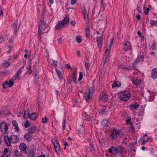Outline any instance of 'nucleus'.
<instances>
[{
	"instance_id": "obj_1",
	"label": "nucleus",
	"mask_w": 157,
	"mask_h": 157,
	"mask_svg": "<svg viewBox=\"0 0 157 157\" xmlns=\"http://www.w3.org/2000/svg\"><path fill=\"white\" fill-rule=\"evenodd\" d=\"M39 25L38 32L40 34L47 33L49 31L48 24L44 20L40 21Z\"/></svg>"
},
{
	"instance_id": "obj_2",
	"label": "nucleus",
	"mask_w": 157,
	"mask_h": 157,
	"mask_svg": "<svg viewBox=\"0 0 157 157\" xmlns=\"http://www.w3.org/2000/svg\"><path fill=\"white\" fill-rule=\"evenodd\" d=\"M123 151V148L122 147H116L112 146L108 149V151L110 153L116 155H121L122 154Z\"/></svg>"
},
{
	"instance_id": "obj_3",
	"label": "nucleus",
	"mask_w": 157,
	"mask_h": 157,
	"mask_svg": "<svg viewBox=\"0 0 157 157\" xmlns=\"http://www.w3.org/2000/svg\"><path fill=\"white\" fill-rule=\"evenodd\" d=\"M69 20V17L66 16L63 20L59 22L58 24L56 25L55 27L56 29H62L65 27V26L68 23Z\"/></svg>"
},
{
	"instance_id": "obj_4",
	"label": "nucleus",
	"mask_w": 157,
	"mask_h": 157,
	"mask_svg": "<svg viewBox=\"0 0 157 157\" xmlns=\"http://www.w3.org/2000/svg\"><path fill=\"white\" fill-rule=\"evenodd\" d=\"M124 134L121 131L114 129L110 135V137L112 140L117 139L118 137H123Z\"/></svg>"
},
{
	"instance_id": "obj_5",
	"label": "nucleus",
	"mask_w": 157,
	"mask_h": 157,
	"mask_svg": "<svg viewBox=\"0 0 157 157\" xmlns=\"http://www.w3.org/2000/svg\"><path fill=\"white\" fill-rule=\"evenodd\" d=\"M130 97V93L128 91L124 90L120 93V98L122 101H127L129 99Z\"/></svg>"
},
{
	"instance_id": "obj_6",
	"label": "nucleus",
	"mask_w": 157,
	"mask_h": 157,
	"mask_svg": "<svg viewBox=\"0 0 157 157\" xmlns=\"http://www.w3.org/2000/svg\"><path fill=\"white\" fill-rule=\"evenodd\" d=\"M8 130L7 124L5 122L1 123L0 124V130L3 133H7Z\"/></svg>"
},
{
	"instance_id": "obj_7",
	"label": "nucleus",
	"mask_w": 157,
	"mask_h": 157,
	"mask_svg": "<svg viewBox=\"0 0 157 157\" xmlns=\"http://www.w3.org/2000/svg\"><path fill=\"white\" fill-rule=\"evenodd\" d=\"M107 94L103 92L101 94L100 97L99 99L100 100L102 101L103 102H106L108 99Z\"/></svg>"
},
{
	"instance_id": "obj_8",
	"label": "nucleus",
	"mask_w": 157,
	"mask_h": 157,
	"mask_svg": "<svg viewBox=\"0 0 157 157\" xmlns=\"http://www.w3.org/2000/svg\"><path fill=\"white\" fill-rule=\"evenodd\" d=\"M10 141L12 143H15L19 141V138L16 135H12L10 136Z\"/></svg>"
},
{
	"instance_id": "obj_9",
	"label": "nucleus",
	"mask_w": 157,
	"mask_h": 157,
	"mask_svg": "<svg viewBox=\"0 0 157 157\" xmlns=\"http://www.w3.org/2000/svg\"><path fill=\"white\" fill-rule=\"evenodd\" d=\"M77 129L78 131V133L79 134L83 135L85 133V129L81 125L78 126Z\"/></svg>"
},
{
	"instance_id": "obj_10",
	"label": "nucleus",
	"mask_w": 157,
	"mask_h": 157,
	"mask_svg": "<svg viewBox=\"0 0 157 157\" xmlns=\"http://www.w3.org/2000/svg\"><path fill=\"white\" fill-rule=\"evenodd\" d=\"M131 48V44L129 42H127L124 44V48H123V50H124L125 52H126L127 50L130 49Z\"/></svg>"
},
{
	"instance_id": "obj_11",
	"label": "nucleus",
	"mask_w": 157,
	"mask_h": 157,
	"mask_svg": "<svg viewBox=\"0 0 157 157\" xmlns=\"http://www.w3.org/2000/svg\"><path fill=\"white\" fill-rule=\"evenodd\" d=\"M20 149L22 151H23L24 153H26V146L24 143L21 144L19 146Z\"/></svg>"
},
{
	"instance_id": "obj_12",
	"label": "nucleus",
	"mask_w": 157,
	"mask_h": 157,
	"mask_svg": "<svg viewBox=\"0 0 157 157\" xmlns=\"http://www.w3.org/2000/svg\"><path fill=\"white\" fill-rule=\"evenodd\" d=\"M12 125L13 126L14 129L17 132H18L19 131V128L18 127V124L15 120H14L12 122Z\"/></svg>"
},
{
	"instance_id": "obj_13",
	"label": "nucleus",
	"mask_w": 157,
	"mask_h": 157,
	"mask_svg": "<svg viewBox=\"0 0 157 157\" xmlns=\"http://www.w3.org/2000/svg\"><path fill=\"white\" fill-rule=\"evenodd\" d=\"M10 137L9 138L8 136H5L4 137V140L5 141L7 145L10 146L11 143H12L10 141Z\"/></svg>"
},
{
	"instance_id": "obj_14",
	"label": "nucleus",
	"mask_w": 157,
	"mask_h": 157,
	"mask_svg": "<svg viewBox=\"0 0 157 157\" xmlns=\"http://www.w3.org/2000/svg\"><path fill=\"white\" fill-rule=\"evenodd\" d=\"M17 21L14 22L13 24L12 27L13 28L14 31V34L15 35H16L17 33V32L18 29H19V27L18 28H17Z\"/></svg>"
},
{
	"instance_id": "obj_15",
	"label": "nucleus",
	"mask_w": 157,
	"mask_h": 157,
	"mask_svg": "<svg viewBox=\"0 0 157 157\" xmlns=\"http://www.w3.org/2000/svg\"><path fill=\"white\" fill-rule=\"evenodd\" d=\"M23 68V67H21V68L18 71V72H17V75L14 76L12 78V79H14V80H15L18 78V76L21 75V73L22 72V70H21V69Z\"/></svg>"
},
{
	"instance_id": "obj_16",
	"label": "nucleus",
	"mask_w": 157,
	"mask_h": 157,
	"mask_svg": "<svg viewBox=\"0 0 157 157\" xmlns=\"http://www.w3.org/2000/svg\"><path fill=\"white\" fill-rule=\"evenodd\" d=\"M151 77L154 79L157 78V68H154L152 69Z\"/></svg>"
},
{
	"instance_id": "obj_17",
	"label": "nucleus",
	"mask_w": 157,
	"mask_h": 157,
	"mask_svg": "<svg viewBox=\"0 0 157 157\" xmlns=\"http://www.w3.org/2000/svg\"><path fill=\"white\" fill-rule=\"evenodd\" d=\"M97 39L98 46L99 48H100L102 45V42L103 40V36H101L98 37Z\"/></svg>"
},
{
	"instance_id": "obj_18",
	"label": "nucleus",
	"mask_w": 157,
	"mask_h": 157,
	"mask_svg": "<svg viewBox=\"0 0 157 157\" xmlns=\"http://www.w3.org/2000/svg\"><path fill=\"white\" fill-rule=\"evenodd\" d=\"M36 127L35 126H32L28 129L29 134H32L35 133L36 130Z\"/></svg>"
},
{
	"instance_id": "obj_19",
	"label": "nucleus",
	"mask_w": 157,
	"mask_h": 157,
	"mask_svg": "<svg viewBox=\"0 0 157 157\" xmlns=\"http://www.w3.org/2000/svg\"><path fill=\"white\" fill-rule=\"evenodd\" d=\"M132 82L135 85H139L141 83L140 80L138 78H134L132 80Z\"/></svg>"
},
{
	"instance_id": "obj_20",
	"label": "nucleus",
	"mask_w": 157,
	"mask_h": 157,
	"mask_svg": "<svg viewBox=\"0 0 157 157\" xmlns=\"http://www.w3.org/2000/svg\"><path fill=\"white\" fill-rule=\"evenodd\" d=\"M130 109L132 110H135L139 107V105L137 104H134L129 106Z\"/></svg>"
},
{
	"instance_id": "obj_21",
	"label": "nucleus",
	"mask_w": 157,
	"mask_h": 157,
	"mask_svg": "<svg viewBox=\"0 0 157 157\" xmlns=\"http://www.w3.org/2000/svg\"><path fill=\"white\" fill-rule=\"evenodd\" d=\"M29 134V133H27L25 134L24 136V138L28 142L32 140V136H31Z\"/></svg>"
},
{
	"instance_id": "obj_22",
	"label": "nucleus",
	"mask_w": 157,
	"mask_h": 157,
	"mask_svg": "<svg viewBox=\"0 0 157 157\" xmlns=\"http://www.w3.org/2000/svg\"><path fill=\"white\" fill-rule=\"evenodd\" d=\"M37 117L36 114L35 113H32L29 116V118L31 120H34Z\"/></svg>"
},
{
	"instance_id": "obj_23",
	"label": "nucleus",
	"mask_w": 157,
	"mask_h": 157,
	"mask_svg": "<svg viewBox=\"0 0 157 157\" xmlns=\"http://www.w3.org/2000/svg\"><path fill=\"white\" fill-rule=\"evenodd\" d=\"M92 97V94L89 92L85 96V99L86 101H88Z\"/></svg>"
},
{
	"instance_id": "obj_24",
	"label": "nucleus",
	"mask_w": 157,
	"mask_h": 157,
	"mask_svg": "<svg viewBox=\"0 0 157 157\" xmlns=\"http://www.w3.org/2000/svg\"><path fill=\"white\" fill-rule=\"evenodd\" d=\"M144 56L140 55L137 58V59L136 61V63H139L140 61H143L144 59Z\"/></svg>"
},
{
	"instance_id": "obj_25",
	"label": "nucleus",
	"mask_w": 157,
	"mask_h": 157,
	"mask_svg": "<svg viewBox=\"0 0 157 157\" xmlns=\"http://www.w3.org/2000/svg\"><path fill=\"white\" fill-rule=\"evenodd\" d=\"M88 88L89 90V92H90L93 94L95 90L94 85L92 84H91L90 85V86H89Z\"/></svg>"
},
{
	"instance_id": "obj_26",
	"label": "nucleus",
	"mask_w": 157,
	"mask_h": 157,
	"mask_svg": "<svg viewBox=\"0 0 157 157\" xmlns=\"http://www.w3.org/2000/svg\"><path fill=\"white\" fill-rule=\"evenodd\" d=\"M109 122L107 120H103L101 123V124L102 126L104 127H106L108 126V124Z\"/></svg>"
},
{
	"instance_id": "obj_27",
	"label": "nucleus",
	"mask_w": 157,
	"mask_h": 157,
	"mask_svg": "<svg viewBox=\"0 0 157 157\" xmlns=\"http://www.w3.org/2000/svg\"><path fill=\"white\" fill-rule=\"evenodd\" d=\"M77 73V70H75L74 72L73 73V81L75 83L76 82L77 78H76V74Z\"/></svg>"
},
{
	"instance_id": "obj_28",
	"label": "nucleus",
	"mask_w": 157,
	"mask_h": 157,
	"mask_svg": "<svg viewBox=\"0 0 157 157\" xmlns=\"http://www.w3.org/2000/svg\"><path fill=\"white\" fill-rule=\"evenodd\" d=\"M121 85V84L118 82H115L113 84H112V87L114 88V87H117L120 86Z\"/></svg>"
},
{
	"instance_id": "obj_29",
	"label": "nucleus",
	"mask_w": 157,
	"mask_h": 157,
	"mask_svg": "<svg viewBox=\"0 0 157 157\" xmlns=\"http://www.w3.org/2000/svg\"><path fill=\"white\" fill-rule=\"evenodd\" d=\"M150 23L152 27H157V21H156L153 20H151Z\"/></svg>"
},
{
	"instance_id": "obj_30",
	"label": "nucleus",
	"mask_w": 157,
	"mask_h": 157,
	"mask_svg": "<svg viewBox=\"0 0 157 157\" xmlns=\"http://www.w3.org/2000/svg\"><path fill=\"white\" fill-rule=\"evenodd\" d=\"M86 36L89 37L90 36V30L89 28H86L85 29Z\"/></svg>"
},
{
	"instance_id": "obj_31",
	"label": "nucleus",
	"mask_w": 157,
	"mask_h": 157,
	"mask_svg": "<svg viewBox=\"0 0 157 157\" xmlns=\"http://www.w3.org/2000/svg\"><path fill=\"white\" fill-rule=\"evenodd\" d=\"M29 112L28 111H24L23 118L27 119L29 117Z\"/></svg>"
},
{
	"instance_id": "obj_32",
	"label": "nucleus",
	"mask_w": 157,
	"mask_h": 157,
	"mask_svg": "<svg viewBox=\"0 0 157 157\" xmlns=\"http://www.w3.org/2000/svg\"><path fill=\"white\" fill-rule=\"evenodd\" d=\"M90 151H94V146L93 143L90 142Z\"/></svg>"
},
{
	"instance_id": "obj_33",
	"label": "nucleus",
	"mask_w": 157,
	"mask_h": 157,
	"mask_svg": "<svg viewBox=\"0 0 157 157\" xmlns=\"http://www.w3.org/2000/svg\"><path fill=\"white\" fill-rule=\"evenodd\" d=\"M14 79H12V78L10 81L8 82L9 87H10L13 86L14 83Z\"/></svg>"
},
{
	"instance_id": "obj_34",
	"label": "nucleus",
	"mask_w": 157,
	"mask_h": 157,
	"mask_svg": "<svg viewBox=\"0 0 157 157\" xmlns=\"http://www.w3.org/2000/svg\"><path fill=\"white\" fill-rule=\"evenodd\" d=\"M10 152H9L6 153H3L1 156V157H10L11 156Z\"/></svg>"
},
{
	"instance_id": "obj_35",
	"label": "nucleus",
	"mask_w": 157,
	"mask_h": 157,
	"mask_svg": "<svg viewBox=\"0 0 157 157\" xmlns=\"http://www.w3.org/2000/svg\"><path fill=\"white\" fill-rule=\"evenodd\" d=\"M56 71L57 74L59 77V78L60 79H62L63 78V77L61 76V73L59 71H58L57 69H56Z\"/></svg>"
},
{
	"instance_id": "obj_36",
	"label": "nucleus",
	"mask_w": 157,
	"mask_h": 157,
	"mask_svg": "<svg viewBox=\"0 0 157 157\" xmlns=\"http://www.w3.org/2000/svg\"><path fill=\"white\" fill-rule=\"evenodd\" d=\"M28 157H35L33 151H31L28 153Z\"/></svg>"
},
{
	"instance_id": "obj_37",
	"label": "nucleus",
	"mask_w": 157,
	"mask_h": 157,
	"mask_svg": "<svg viewBox=\"0 0 157 157\" xmlns=\"http://www.w3.org/2000/svg\"><path fill=\"white\" fill-rule=\"evenodd\" d=\"M9 84H8V82L7 81H6L3 84V87L4 89H5L7 87H8Z\"/></svg>"
},
{
	"instance_id": "obj_38",
	"label": "nucleus",
	"mask_w": 157,
	"mask_h": 157,
	"mask_svg": "<svg viewBox=\"0 0 157 157\" xmlns=\"http://www.w3.org/2000/svg\"><path fill=\"white\" fill-rule=\"evenodd\" d=\"M14 153L16 157H19L21 155L19 153L18 151L17 150L15 151Z\"/></svg>"
},
{
	"instance_id": "obj_39",
	"label": "nucleus",
	"mask_w": 157,
	"mask_h": 157,
	"mask_svg": "<svg viewBox=\"0 0 157 157\" xmlns=\"http://www.w3.org/2000/svg\"><path fill=\"white\" fill-rule=\"evenodd\" d=\"M82 40L81 37L80 36H78L76 38V41L78 43H80Z\"/></svg>"
},
{
	"instance_id": "obj_40",
	"label": "nucleus",
	"mask_w": 157,
	"mask_h": 157,
	"mask_svg": "<svg viewBox=\"0 0 157 157\" xmlns=\"http://www.w3.org/2000/svg\"><path fill=\"white\" fill-rule=\"evenodd\" d=\"M54 147L55 151H56V152H58L59 151H60V149L59 145V146Z\"/></svg>"
},
{
	"instance_id": "obj_41",
	"label": "nucleus",
	"mask_w": 157,
	"mask_h": 157,
	"mask_svg": "<svg viewBox=\"0 0 157 157\" xmlns=\"http://www.w3.org/2000/svg\"><path fill=\"white\" fill-rule=\"evenodd\" d=\"M30 125V123L28 121H27L24 124L25 127L26 128H27L29 127Z\"/></svg>"
},
{
	"instance_id": "obj_42",
	"label": "nucleus",
	"mask_w": 157,
	"mask_h": 157,
	"mask_svg": "<svg viewBox=\"0 0 157 157\" xmlns=\"http://www.w3.org/2000/svg\"><path fill=\"white\" fill-rule=\"evenodd\" d=\"M101 2H100V4L101 5V10H102L103 11H104L105 10V8H104V3L103 2V1L104 0H101Z\"/></svg>"
},
{
	"instance_id": "obj_43",
	"label": "nucleus",
	"mask_w": 157,
	"mask_h": 157,
	"mask_svg": "<svg viewBox=\"0 0 157 157\" xmlns=\"http://www.w3.org/2000/svg\"><path fill=\"white\" fill-rule=\"evenodd\" d=\"M53 143L54 146V147L59 146V145L58 142L56 140H55L53 142Z\"/></svg>"
},
{
	"instance_id": "obj_44",
	"label": "nucleus",
	"mask_w": 157,
	"mask_h": 157,
	"mask_svg": "<svg viewBox=\"0 0 157 157\" xmlns=\"http://www.w3.org/2000/svg\"><path fill=\"white\" fill-rule=\"evenodd\" d=\"M79 78L78 79V81H80L82 79L83 77L82 74L81 72H80L79 73Z\"/></svg>"
},
{
	"instance_id": "obj_45",
	"label": "nucleus",
	"mask_w": 157,
	"mask_h": 157,
	"mask_svg": "<svg viewBox=\"0 0 157 157\" xmlns=\"http://www.w3.org/2000/svg\"><path fill=\"white\" fill-rule=\"evenodd\" d=\"M10 65V64L7 62H5L3 63V66L5 67H8Z\"/></svg>"
},
{
	"instance_id": "obj_46",
	"label": "nucleus",
	"mask_w": 157,
	"mask_h": 157,
	"mask_svg": "<svg viewBox=\"0 0 157 157\" xmlns=\"http://www.w3.org/2000/svg\"><path fill=\"white\" fill-rule=\"evenodd\" d=\"M28 70H29V71H27L26 73L29 74V75H30L32 72V71L30 67H29L28 69Z\"/></svg>"
},
{
	"instance_id": "obj_47",
	"label": "nucleus",
	"mask_w": 157,
	"mask_h": 157,
	"mask_svg": "<svg viewBox=\"0 0 157 157\" xmlns=\"http://www.w3.org/2000/svg\"><path fill=\"white\" fill-rule=\"evenodd\" d=\"M106 107L104 106L103 109H100V113L102 114H103L105 112Z\"/></svg>"
},
{
	"instance_id": "obj_48",
	"label": "nucleus",
	"mask_w": 157,
	"mask_h": 157,
	"mask_svg": "<svg viewBox=\"0 0 157 157\" xmlns=\"http://www.w3.org/2000/svg\"><path fill=\"white\" fill-rule=\"evenodd\" d=\"M47 118L46 117H44L42 118V121L43 123H45L47 122Z\"/></svg>"
},
{
	"instance_id": "obj_49",
	"label": "nucleus",
	"mask_w": 157,
	"mask_h": 157,
	"mask_svg": "<svg viewBox=\"0 0 157 157\" xmlns=\"http://www.w3.org/2000/svg\"><path fill=\"white\" fill-rule=\"evenodd\" d=\"M85 66L86 68V70H88L89 69V63H86L85 64Z\"/></svg>"
},
{
	"instance_id": "obj_50",
	"label": "nucleus",
	"mask_w": 157,
	"mask_h": 157,
	"mask_svg": "<svg viewBox=\"0 0 157 157\" xmlns=\"http://www.w3.org/2000/svg\"><path fill=\"white\" fill-rule=\"evenodd\" d=\"M151 49L153 50H155L156 49L154 43H153L152 45L151 46Z\"/></svg>"
},
{
	"instance_id": "obj_51",
	"label": "nucleus",
	"mask_w": 157,
	"mask_h": 157,
	"mask_svg": "<svg viewBox=\"0 0 157 157\" xmlns=\"http://www.w3.org/2000/svg\"><path fill=\"white\" fill-rule=\"evenodd\" d=\"M9 151H8V150L7 148H5L4 149V151H2V153H3H3H7L8 152H9Z\"/></svg>"
},
{
	"instance_id": "obj_52",
	"label": "nucleus",
	"mask_w": 157,
	"mask_h": 157,
	"mask_svg": "<svg viewBox=\"0 0 157 157\" xmlns=\"http://www.w3.org/2000/svg\"><path fill=\"white\" fill-rule=\"evenodd\" d=\"M110 52V50L108 48H107L105 51V54L106 55H107V56L109 54V53Z\"/></svg>"
},
{
	"instance_id": "obj_53",
	"label": "nucleus",
	"mask_w": 157,
	"mask_h": 157,
	"mask_svg": "<svg viewBox=\"0 0 157 157\" xmlns=\"http://www.w3.org/2000/svg\"><path fill=\"white\" fill-rule=\"evenodd\" d=\"M65 124H66V120L65 119H64L63 120V129H64L65 127Z\"/></svg>"
},
{
	"instance_id": "obj_54",
	"label": "nucleus",
	"mask_w": 157,
	"mask_h": 157,
	"mask_svg": "<svg viewBox=\"0 0 157 157\" xmlns=\"http://www.w3.org/2000/svg\"><path fill=\"white\" fill-rule=\"evenodd\" d=\"M84 17L85 19L86 20L88 19V15L87 14L84 13Z\"/></svg>"
},
{
	"instance_id": "obj_55",
	"label": "nucleus",
	"mask_w": 157,
	"mask_h": 157,
	"mask_svg": "<svg viewBox=\"0 0 157 157\" xmlns=\"http://www.w3.org/2000/svg\"><path fill=\"white\" fill-rule=\"evenodd\" d=\"M76 23V22L75 20L72 21L71 22V24L73 26H75Z\"/></svg>"
},
{
	"instance_id": "obj_56",
	"label": "nucleus",
	"mask_w": 157,
	"mask_h": 157,
	"mask_svg": "<svg viewBox=\"0 0 157 157\" xmlns=\"http://www.w3.org/2000/svg\"><path fill=\"white\" fill-rule=\"evenodd\" d=\"M4 41V37H0V43H3Z\"/></svg>"
},
{
	"instance_id": "obj_57",
	"label": "nucleus",
	"mask_w": 157,
	"mask_h": 157,
	"mask_svg": "<svg viewBox=\"0 0 157 157\" xmlns=\"http://www.w3.org/2000/svg\"><path fill=\"white\" fill-rule=\"evenodd\" d=\"M149 8H147L146 9V11H145L144 12V13L146 15H147L148 14L149 11Z\"/></svg>"
},
{
	"instance_id": "obj_58",
	"label": "nucleus",
	"mask_w": 157,
	"mask_h": 157,
	"mask_svg": "<svg viewBox=\"0 0 157 157\" xmlns=\"http://www.w3.org/2000/svg\"><path fill=\"white\" fill-rule=\"evenodd\" d=\"M131 121V119L129 117L128 119L126 120V123H129Z\"/></svg>"
},
{
	"instance_id": "obj_59",
	"label": "nucleus",
	"mask_w": 157,
	"mask_h": 157,
	"mask_svg": "<svg viewBox=\"0 0 157 157\" xmlns=\"http://www.w3.org/2000/svg\"><path fill=\"white\" fill-rule=\"evenodd\" d=\"M76 1H77V0H71V4L72 5H74V4H75V3Z\"/></svg>"
},
{
	"instance_id": "obj_60",
	"label": "nucleus",
	"mask_w": 157,
	"mask_h": 157,
	"mask_svg": "<svg viewBox=\"0 0 157 157\" xmlns=\"http://www.w3.org/2000/svg\"><path fill=\"white\" fill-rule=\"evenodd\" d=\"M136 18L138 21H140L141 18V16L140 15H137L136 16Z\"/></svg>"
},
{
	"instance_id": "obj_61",
	"label": "nucleus",
	"mask_w": 157,
	"mask_h": 157,
	"mask_svg": "<svg viewBox=\"0 0 157 157\" xmlns=\"http://www.w3.org/2000/svg\"><path fill=\"white\" fill-rule=\"evenodd\" d=\"M57 63L58 62L57 61H53V63L56 66H57Z\"/></svg>"
},
{
	"instance_id": "obj_62",
	"label": "nucleus",
	"mask_w": 157,
	"mask_h": 157,
	"mask_svg": "<svg viewBox=\"0 0 157 157\" xmlns=\"http://www.w3.org/2000/svg\"><path fill=\"white\" fill-rule=\"evenodd\" d=\"M66 67H67V68L68 69H70V68H71V67L70 65L68 64H66Z\"/></svg>"
},
{
	"instance_id": "obj_63",
	"label": "nucleus",
	"mask_w": 157,
	"mask_h": 157,
	"mask_svg": "<svg viewBox=\"0 0 157 157\" xmlns=\"http://www.w3.org/2000/svg\"><path fill=\"white\" fill-rule=\"evenodd\" d=\"M58 41L59 42V43H60V44H61V43H62L61 38H60L59 39V40H58Z\"/></svg>"
},
{
	"instance_id": "obj_64",
	"label": "nucleus",
	"mask_w": 157,
	"mask_h": 157,
	"mask_svg": "<svg viewBox=\"0 0 157 157\" xmlns=\"http://www.w3.org/2000/svg\"><path fill=\"white\" fill-rule=\"evenodd\" d=\"M137 10L139 13H140L141 12V8L139 7L137 9Z\"/></svg>"
}]
</instances>
